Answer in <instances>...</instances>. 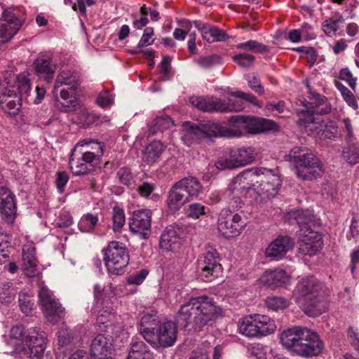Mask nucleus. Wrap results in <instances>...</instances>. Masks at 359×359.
I'll list each match as a JSON object with an SVG mask.
<instances>
[{"instance_id": "a18cd8bd", "label": "nucleus", "mask_w": 359, "mask_h": 359, "mask_svg": "<svg viewBox=\"0 0 359 359\" xmlns=\"http://www.w3.org/2000/svg\"><path fill=\"white\" fill-rule=\"evenodd\" d=\"M97 217L92 214H87L81 217L79 228L82 232L91 231L97 222Z\"/></svg>"}, {"instance_id": "aec40b11", "label": "nucleus", "mask_w": 359, "mask_h": 359, "mask_svg": "<svg viewBox=\"0 0 359 359\" xmlns=\"http://www.w3.org/2000/svg\"><path fill=\"white\" fill-rule=\"evenodd\" d=\"M25 343L28 347V354L31 359H41L46 348V334L43 331L32 330Z\"/></svg>"}, {"instance_id": "3c124183", "label": "nucleus", "mask_w": 359, "mask_h": 359, "mask_svg": "<svg viewBox=\"0 0 359 359\" xmlns=\"http://www.w3.org/2000/svg\"><path fill=\"white\" fill-rule=\"evenodd\" d=\"M18 299L21 311L25 314L28 315L31 312L34 305L33 299L25 293H20Z\"/></svg>"}, {"instance_id": "f704fd0d", "label": "nucleus", "mask_w": 359, "mask_h": 359, "mask_svg": "<svg viewBox=\"0 0 359 359\" xmlns=\"http://www.w3.org/2000/svg\"><path fill=\"white\" fill-rule=\"evenodd\" d=\"M64 86H79V76L76 74L70 71L62 70L57 76L53 89V95L57 98L58 88Z\"/></svg>"}, {"instance_id": "5fc2aeb1", "label": "nucleus", "mask_w": 359, "mask_h": 359, "mask_svg": "<svg viewBox=\"0 0 359 359\" xmlns=\"http://www.w3.org/2000/svg\"><path fill=\"white\" fill-rule=\"evenodd\" d=\"M114 318V316L107 310L99 311L96 318V324L98 327L104 328L108 327L111 325V321Z\"/></svg>"}, {"instance_id": "6ab92c4d", "label": "nucleus", "mask_w": 359, "mask_h": 359, "mask_svg": "<svg viewBox=\"0 0 359 359\" xmlns=\"http://www.w3.org/2000/svg\"><path fill=\"white\" fill-rule=\"evenodd\" d=\"M0 212L2 219L12 224L16 215V203L15 195L4 187H0Z\"/></svg>"}, {"instance_id": "79ce46f5", "label": "nucleus", "mask_w": 359, "mask_h": 359, "mask_svg": "<svg viewBox=\"0 0 359 359\" xmlns=\"http://www.w3.org/2000/svg\"><path fill=\"white\" fill-rule=\"evenodd\" d=\"M173 126V121L171 118L167 115L156 117L149 125V135H154L158 132L170 128Z\"/></svg>"}, {"instance_id": "f3484780", "label": "nucleus", "mask_w": 359, "mask_h": 359, "mask_svg": "<svg viewBox=\"0 0 359 359\" xmlns=\"http://www.w3.org/2000/svg\"><path fill=\"white\" fill-rule=\"evenodd\" d=\"M151 215L152 212L149 209L134 211L129 222L130 231L141 239H147L150 233Z\"/></svg>"}, {"instance_id": "8fccbe9b", "label": "nucleus", "mask_w": 359, "mask_h": 359, "mask_svg": "<svg viewBox=\"0 0 359 359\" xmlns=\"http://www.w3.org/2000/svg\"><path fill=\"white\" fill-rule=\"evenodd\" d=\"M72 339V337L70 335V332L68 328H62L58 332V348L56 352V354L59 353L60 352L64 353L65 351L63 350L64 347L67 345Z\"/></svg>"}, {"instance_id": "cd10ccee", "label": "nucleus", "mask_w": 359, "mask_h": 359, "mask_svg": "<svg viewBox=\"0 0 359 359\" xmlns=\"http://www.w3.org/2000/svg\"><path fill=\"white\" fill-rule=\"evenodd\" d=\"M36 248L33 243H27L22 249V267L25 274L34 277L36 274L37 261L35 256Z\"/></svg>"}, {"instance_id": "423d86ee", "label": "nucleus", "mask_w": 359, "mask_h": 359, "mask_svg": "<svg viewBox=\"0 0 359 359\" xmlns=\"http://www.w3.org/2000/svg\"><path fill=\"white\" fill-rule=\"evenodd\" d=\"M290 222H296L299 225V252L304 255H314V216L311 210H294L288 212Z\"/></svg>"}, {"instance_id": "c85d7f7f", "label": "nucleus", "mask_w": 359, "mask_h": 359, "mask_svg": "<svg viewBox=\"0 0 359 359\" xmlns=\"http://www.w3.org/2000/svg\"><path fill=\"white\" fill-rule=\"evenodd\" d=\"M112 348V338L111 336L98 334L92 341L90 346V354L92 358L103 357L109 355Z\"/></svg>"}, {"instance_id": "ddd939ff", "label": "nucleus", "mask_w": 359, "mask_h": 359, "mask_svg": "<svg viewBox=\"0 0 359 359\" xmlns=\"http://www.w3.org/2000/svg\"><path fill=\"white\" fill-rule=\"evenodd\" d=\"M39 299L44 316L49 323L56 324L64 318L65 308L62 306L46 286H41L39 291Z\"/></svg>"}, {"instance_id": "13d9d810", "label": "nucleus", "mask_w": 359, "mask_h": 359, "mask_svg": "<svg viewBox=\"0 0 359 359\" xmlns=\"http://www.w3.org/2000/svg\"><path fill=\"white\" fill-rule=\"evenodd\" d=\"M154 35V29L151 27H147L142 36L138 44L137 48H143L151 45L154 43V39L152 38Z\"/></svg>"}, {"instance_id": "bb28decb", "label": "nucleus", "mask_w": 359, "mask_h": 359, "mask_svg": "<svg viewBox=\"0 0 359 359\" xmlns=\"http://www.w3.org/2000/svg\"><path fill=\"white\" fill-rule=\"evenodd\" d=\"M189 201H190L189 196L177 182L172 187L168 193L167 205L169 210L175 212Z\"/></svg>"}, {"instance_id": "0e129e2a", "label": "nucleus", "mask_w": 359, "mask_h": 359, "mask_svg": "<svg viewBox=\"0 0 359 359\" xmlns=\"http://www.w3.org/2000/svg\"><path fill=\"white\" fill-rule=\"evenodd\" d=\"M339 79L345 80L349 86L355 90L356 86V78L353 77V75L348 68H345L341 70L339 73Z\"/></svg>"}, {"instance_id": "2eb2a0df", "label": "nucleus", "mask_w": 359, "mask_h": 359, "mask_svg": "<svg viewBox=\"0 0 359 359\" xmlns=\"http://www.w3.org/2000/svg\"><path fill=\"white\" fill-rule=\"evenodd\" d=\"M246 219L229 209L222 210L218 217V231L227 238L238 236L246 226Z\"/></svg>"}, {"instance_id": "f03ea898", "label": "nucleus", "mask_w": 359, "mask_h": 359, "mask_svg": "<svg viewBox=\"0 0 359 359\" xmlns=\"http://www.w3.org/2000/svg\"><path fill=\"white\" fill-rule=\"evenodd\" d=\"M140 332L155 349L172 346L177 338L178 330L172 321L161 323L156 315L144 314L140 321Z\"/></svg>"}, {"instance_id": "39448f33", "label": "nucleus", "mask_w": 359, "mask_h": 359, "mask_svg": "<svg viewBox=\"0 0 359 359\" xmlns=\"http://www.w3.org/2000/svg\"><path fill=\"white\" fill-rule=\"evenodd\" d=\"M257 177L260 178L258 184H253L255 191L264 199H270L274 197L281 185V180L278 175L271 170L265 168H252L241 173L235 179V184L241 182L242 179Z\"/></svg>"}, {"instance_id": "680f3d73", "label": "nucleus", "mask_w": 359, "mask_h": 359, "mask_svg": "<svg viewBox=\"0 0 359 359\" xmlns=\"http://www.w3.org/2000/svg\"><path fill=\"white\" fill-rule=\"evenodd\" d=\"M219 61V57L217 55L203 57L197 60L198 64L203 68H209Z\"/></svg>"}, {"instance_id": "69168bd1", "label": "nucleus", "mask_w": 359, "mask_h": 359, "mask_svg": "<svg viewBox=\"0 0 359 359\" xmlns=\"http://www.w3.org/2000/svg\"><path fill=\"white\" fill-rule=\"evenodd\" d=\"M114 98L112 95L107 91H103L100 93L97 98L98 105L102 107H107L113 103Z\"/></svg>"}, {"instance_id": "a19ab883", "label": "nucleus", "mask_w": 359, "mask_h": 359, "mask_svg": "<svg viewBox=\"0 0 359 359\" xmlns=\"http://www.w3.org/2000/svg\"><path fill=\"white\" fill-rule=\"evenodd\" d=\"M298 126L304 130L309 135H311L313 131L314 123V109L310 107L306 110H302L299 114Z\"/></svg>"}, {"instance_id": "c03bdc74", "label": "nucleus", "mask_w": 359, "mask_h": 359, "mask_svg": "<svg viewBox=\"0 0 359 359\" xmlns=\"http://www.w3.org/2000/svg\"><path fill=\"white\" fill-rule=\"evenodd\" d=\"M236 48L241 50L259 53H263L269 51V48L266 46L255 40H249L245 42L238 43L236 44Z\"/></svg>"}, {"instance_id": "9d476101", "label": "nucleus", "mask_w": 359, "mask_h": 359, "mask_svg": "<svg viewBox=\"0 0 359 359\" xmlns=\"http://www.w3.org/2000/svg\"><path fill=\"white\" fill-rule=\"evenodd\" d=\"M285 161L293 166L297 175L306 179L307 173H312L314 165V154L306 147H294L285 156Z\"/></svg>"}, {"instance_id": "a211bd4d", "label": "nucleus", "mask_w": 359, "mask_h": 359, "mask_svg": "<svg viewBox=\"0 0 359 359\" xmlns=\"http://www.w3.org/2000/svg\"><path fill=\"white\" fill-rule=\"evenodd\" d=\"M182 231L172 226H167L162 232L160 238V247L168 252H177L182 245Z\"/></svg>"}, {"instance_id": "f8f14e48", "label": "nucleus", "mask_w": 359, "mask_h": 359, "mask_svg": "<svg viewBox=\"0 0 359 359\" xmlns=\"http://www.w3.org/2000/svg\"><path fill=\"white\" fill-rule=\"evenodd\" d=\"M230 121L233 123L232 126H235L242 133V129H245L247 133L253 135L279 130L275 121L264 118L235 116L230 118Z\"/></svg>"}, {"instance_id": "de8ad7c7", "label": "nucleus", "mask_w": 359, "mask_h": 359, "mask_svg": "<svg viewBox=\"0 0 359 359\" xmlns=\"http://www.w3.org/2000/svg\"><path fill=\"white\" fill-rule=\"evenodd\" d=\"M336 193V183L331 180L330 177L325 178V180L321 183V195L326 198H332Z\"/></svg>"}, {"instance_id": "72a5a7b5", "label": "nucleus", "mask_w": 359, "mask_h": 359, "mask_svg": "<svg viewBox=\"0 0 359 359\" xmlns=\"http://www.w3.org/2000/svg\"><path fill=\"white\" fill-rule=\"evenodd\" d=\"M253 314L241 318L238 323L239 333L248 338H259V334Z\"/></svg>"}, {"instance_id": "473e14b6", "label": "nucleus", "mask_w": 359, "mask_h": 359, "mask_svg": "<svg viewBox=\"0 0 359 359\" xmlns=\"http://www.w3.org/2000/svg\"><path fill=\"white\" fill-rule=\"evenodd\" d=\"M253 316L260 337L273 334L276 331V325L273 319L266 315L255 313Z\"/></svg>"}, {"instance_id": "ea45409f", "label": "nucleus", "mask_w": 359, "mask_h": 359, "mask_svg": "<svg viewBox=\"0 0 359 359\" xmlns=\"http://www.w3.org/2000/svg\"><path fill=\"white\" fill-rule=\"evenodd\" d=\"M77 87L65 86L62 89L58 88L57 95L66 102L65 110L69 111L79 105V100L76 97Z\"/></svg>"}, {"instance_id": "c756f323", "label": "nucleus", "mask_w": 359, "mask_h": 359, "mask_svg": "<svg viewBox=\"0 0 359 359\" xmlns=\"http://www.w3.org/2000/svg\"><path fill=\"white\" fill-rule=\"evenodd\" d=\"M194 26L201 30L202 37L208 42L224 41L227 39L226 32L209 24H203L200 21H194Z\"/></svg>"}, {"instance_id": "4be33fe9", "label": "nucleus", "mask_w": 359, "mask_h": 359, "mask_svg": "<svg viewBox=\"0 0 359 359\" xmlns=\"http://www.w3.org/2000/svg\"><path fill=\"white\" fill-rule=\"evenodd\" d=\"M294 247L293 240L288 236H278L266 248V257L274 260L281 259Z\"/></svg>"}, {"instance_id": "c9c22d12", "label": "nucleus", "mask_w": 359, "mask_h": 359, "mask_svg": "<svg viewBox=\"0 0 359 359\" xmlns=\"http://www.w3.org/2000/svg\"><path fill=\"white\" fill-rule=\"evenodd\" d=\"M127 359H154V356L144 341H137L131 343Z\"/></svg>"}, {"instance_id": "e433bc0d", "label": "nucleus", "mask_w": 359, "mask_h": 359, "mask_svg": "<svg viewBox=\"0 0 359 359\" xmlns=\"http://www.w3.org/2000/svg\"><path fill=\"white\" fill-rule=\"evenodd\" d=\"M5 89L6 88L4 85H0V107L6 113L11 115H15L21 106L20 100L22 97L20 94H18L14 95L13 100L6 102Z\"/></svg>"}, {"instance_id": "774afa93", "label": "nucleus", "mask_w": 359, "mask_h": 359, "mask_svg": "<svg viewBox=\"0 0 359 359\" xmlns=\"http://www.w3.org/2000/svg\"><path fill=\"white\" fill-rule=\"evenodd\" d=\"M155 189V185L149 182H143L137 187L138 194L144 198H148Z\"/></svg>"}, {"instance_id": "864d4df0", "label": "nucleus", "mask_w": 359, "mask_h": 359, "mask_svg": "<svg viewBox=\"0 0 359 359\" xmlns=\"http://www.w3.org/2000/svg\"><path fill=\"white\" fill-rule=\"evenodd\" d=\"M233 60L239 66L248 68L252 65L255 61V57L250 54L240 53L234 55Z\"/></svg>"}, {"instance_id": "4d7b16f0", "label": "nucleus", "mask_w": 359, "mask_h": 359, "mask_svg": "<svg viewBox=\"0 0 359 359\" xmlns=\"http://www.w3.org/2000/svg\"><path fill=\"white\" fill-rule=\"evenodd\" d=\"M14 290L8 285L0 287V303H9L14 299Z\"/></svg>"}, {"instance_id": "e2e57ef3", "label": "nucleus", "mask_w": 359, "mask_h": 359, "mask_svg": "<svg viewBox=\"0 0 359 359\" xmlns=\"http://www.w3.org/2000/svg\"><path fill=\"white\" fill-rule=\"evenodd\" d=\"M215 166L217 169L223 170L225 169H232L237 168L236 163L233 161V158L231 156L229 158H219L215 163Z\"/></svg>"}, {"instance_id": "a878e982", "label": "nucleus", "mask_w": 359, "mask_h": 359, "mask_svg": "<svg viewBox=\"0 0 359 359\" xmlns=\"http://www.w3.org/2000/svg\"><path fill=\"white\" fill-rule=\"evenodd\" d=\"M165 149L166 146L161 141H152L142 151V162L149 166L154 165L161 160Z\"/></svg>"}, {"instance_id": "393cba45", "label": "nucleus", "mask_w": 359, "mask_h": 359, "mask_svg": "<svg viewBox=\"0 0 359 359\" xmlns=\"http://www.w3.org/2000/svg\"><path fill=\"white\" fill-rule=\"evenodd\" d=\"M36 74L50 83L55 75L56 65L48 55L39 56L34 62Z\"/></svg>"}, {"instance_id": "6e6552de", "label": "nucleus", "mask_w": 359, "mask_h": 359, "mask_svg": "<svg viewBox=\"0 0 359 359\" xmlns=\"http://www.w3.org/2000/svg\"><path fill=\"white\" fill-rule=\"evenodd\" d=\"M129 260L128 250L123 243L111 241L104 250V264L111 275L120 276L124 273Z\"/></svg>"}, {"instance_id": "4468645a", "label": "nucleus", "mask_w": 359, "mask_h": 359, "mask_svg": "<svg viewBox=\"0 0 359 359\" xmlns=\"http://www.w3.org/2000/svg\"><path fill=\"white\" fill-rule=\"evenodd\" d=\"M201 277L205 282H211L222 272L219 257L217 250L211 245L205 247V252L198 260Z\"/></svg>"}, {"instance_id": "49530a36", "label": "nucleus", "mask_w": 359, "mask_h": 359, "mask_svg": "<svg viewBox=\"0 0 359 359\" xmlns=\"http://www.w3.org/2000/svg\"><path fill=\"white\" fill-rule=\"evenodd\" d=\"M331 111V104L327 99L318 93H316V115L327 114Z\"/></svg>"}, {"instance_id": "9b49d317", "label": "nucleus", "mask_w": 359, "mask_h": 359, "mask_svg": "<svg viewBox=\"0 0 359 359\" xmlns=\"http://www.w3.org/2000/svg\"><path fill=\"white\" fill-rule=\"evenodd\" d=\"M28 76L27 72H23L18 76L6 72L0 77V85H4L6 88V102L13 100L14 95L18 94H20L21 97L27 96L31 89Z\"/></svg>"}, {"instance_id": "58836bf2", "label": "nucleus", "mask_w": 359, "mask_h": 359, "mask_svg": "<svg viewBox=\"0 0 359 359\" xmlns=\"http://www.w3.org/2000/svg\"><path fill=\"white\" fill-rule=\"evenodd\" d=\"M186 194L191 200L197 197L202 191V185L198 180L194 177H184L178 182Z\"/></svg>"}, {"instance_id": "bf43d9fd", "label": "nucleus", "mask_w": 359, "mask_h": 359, "mask_svg": "<svg viewBox=\"0 0 359 359\" xmlns=\"http://www.w3.org/2000/svg\"><path fill=\"white\" fill-rule=\"evenodd\" d=\"M119 181L127 187H131L133 182V177L130 171L126 168H123L119 170L117 173Z\"/></svg>"}, {"instance_id": "09e8293b", "label": "nucleus", "mask_w": 359, "mask_h": 359, "mask_svg": "<svg viewBox=\"0 0 359 359\" xmlns=\"http://www.w3.org/2000/svg\"><path fill=\"white\" fill-rule=\"evenodd\" d=\"M112 219L114 231H119L123 227L126 222L124 210L119 207H114L113 208Z\"/></svg>"}, {"instance_id": "5701e85b", "label": "nucleus", "mask_w": 359, "mask_h": 359, "mask_svg": "<svg viewBox=\"0 0 359 359\" xmlns=\"http://www.w3.org/2000/svg\"><path fill=\"white\" fill-rule=\"evenodd\" d=\"M229 95L234 99L228 97L226 101L228 113L242 111L245 107V102L251 103L257 107H262L257 97L251 93L236 90L231 92Z\"/></svg>"}, {"instance_id": "20e7f679", "label": "nucleus", "mask_w": 359, "mask_h": 359, "mask_svg": "<svg viewBox=\"0 0 359 359\" xmlns=\"http://www.w3.org/2000/svg\"><path fill=\"white\" fill-rule=\"evenodd\" d=\"M280 343L291 353L302 357L314 353V332L304 326H293L282 332Z\"/></svg>"}, {"instance_id": "338daca9", "label": "nucleus", "mask_w": 359, "mask_h": 359, "mask_svg": "<svg viewBox=\"0 0 359 359\" xmlns=\"http://www.w3.org/2000/svg\"><path fill=\"white\" fill-rule=\"evenodd\" d=\"M338 22H341L340 20H326L323 23V31L324 32L329 36L335 35L337 33V31L338 29L337 27V23Z\"/></svg>"}, {"instance_id": "052dcab7", "label": "nucleus", "mask_w": 359, "mask_h": 359, "mask_svg": "<svg viewBox=\"0 0 359 359\" xmlns=\"http://www.w3.org/2000/svg\"><path fill=\"white\" fill-rule=\"evenodd\" d=\"M247 80L249 86L252 89L255 93L259 95H263L264 93V87L262 86L260 80L254 75H248L247 76Z\"/></svg>"}, {"instance_id": "b1692460", "label": "nucleus", "mask_w": 359, "mask_h": 359, "mask_svg": "<svg viewBox=\"0 0 359 359\" xmlns=\"http://www.w3.org/2000/svg\"><path fill=\"white\" fill-rule=\"evenodd\" d=\"M262 284L275 290L290 283V276L283 269H276L266 271L259 278Z\"/></svg>"}, {"instance_id": "4c0bfd02", "label": "nucleus", "mask_w": 359, "mask_h": 359, "mask_svg": "<svg viewBox=\"0 0 359 359\" xmlns=\"http://www.w3.org/2000/svg\"><path fill=\"white\" fill-rule=\"evenodd\" d=\"M316 316L325 313L328 308L329 290L323 285L316 282Z\"/></svg>"}, {"instance_id": "6e6d98bb", "label": "nucleus", "mask_w": 359, "mask_h": 359, "mask_svg": "<svg viewBox=\"0 0 359 359\" xmlns=\"http://www.w3.org/2000/svg\"><path fill=\"white\" fill-rule=\"evenodd\" d=\"M148 275L146 269H142L127 277L126 281L129 285H141Z\"/></svg>"}, {"instance_id": "2f4dec72", "label": "nucleus", "mask_w": 359, "mask_h": 359, "mask_svg": "<svg viewBox=\"0 0 359 359\" xmlns=\"http://www.w3.org/2000/svg\"><path fill=\"white\" fill-rule=\"evenodd\" d=\"M256 151L253 147H241L231 151V158L237 168L245 166L255 160Z\"/></svg>"}, {"instance_id": "7ed1b4c3", "label": "nucleus", "mask_w": 359, "mask_h": 359, "mask_svg": "<svg viewBox=\"0 0 359 359\" xmlns=\"http://www.w3.org/2000/svg\"><path fill=\"white\" fill-rule=\"evenodd\" d=\"M103 155L101 142L91 139L79 141L72 150L69 158L70 170L74 175H84L90 172Z\"/></svg>"}, {"instance_id": "1a4fd4ad", "label": "nucleus", "mask_w": 359, "mask_h": 359, "mask_svg": "<svg viewBox=\"0 0 359 359\" xmlns=\"http://www.w3.org/2000/svg\"><path fill=\"white\" fill-rule=\"evenodd\" d=\"M292 299L308 316H314V278L301 279L292 291Z\"/></svg>"}, {"instance_id": "f257e3e1", "label": "nucleus", "mask_w": 359, "mask_h": 359, "mask_svg": "<svg viewBox=\"0 0 359 359\" xmlns=\"http://www.w3.org/2000/svg\"><path fill=\"white\" fill-rule=\"evenodd\" d=\"M222 314V309L217 306L213 298L207 295L191 297L180 306L175 320L181 327L191 325L201 328L212 325Z\"/></svg>"}, {"instance_id": "37998d69", "label": "nucleus", "mask_w": 359, "mask_h": 359, "mask_svg": "<svg viewBox=\"0 0 359 359\" xmlns=\"http://www.w3.org/2000/svg\"><path fill=\"white\" fill-rule=\"evenodd\" d=\"M289 301L283 297L270 296L265 299V305L269 310L277 311L289 306Z\"/></svg>"}, {"instance_id": "412c9836", "label": "nucleus", "mask_w": 359, "mask_h": 359, "mask_svg": "<svg viewBox=\"0 0 359 359\" xmlns=\"http://www.w3.org/2000/svg\"><path fill=\"white\" fill-rule=\"evenodd\" d=\"M191 104L203 111L228 113L226 101L218 97H190Z\"/></svg>"}, {"instance_id": "0eeeda50", "label": "nucleus", "mask_w": 359, "mask_h": 359, "mask_svg": "<svg viewBox=\"0 0 359 359\" xmlns=\"http://www.w3.org/2000/svg\"><path fill=\"white\" fill-rule=\"evenodd\" d=\"M183 129L184 130V139L194 141L212 136H226L229 137H239L242 136L241 130L235 126L231 125L228 128H222L219 124L210 121L200 123L199 124L187 122L184 123Z\"/></svg>"}, {"instance_id": "dca6fc26", "label": "nucleus", "mask_w": 359, "mask_h": 359, "mask_svg": "<svg viewBox=\"0 0 359 359\" xmlns=\"http://www.w3.org/2000/svg\"><path fill=\"white\" fill-rule=\"evenodd\" d=\"M25 18L11 8L4 11L0 19V43L10 41L20 29Z\"/></svg>"}, {"instance_id": "603ef678", "label": "nucleus", "mask_w": 359, "mask_h": 359, "mask_svg": "<svg viewBox=\"0 0 359 359\" xmlns=\"http://www.w3.org/2000/svg\"><path fill=\"white\" fill-rule=\"evenodd\" d=\"M205 206L201 203H194L191 204L186 210V215L188 217L198 219L201 215H205Z\"/></svg>"}, {"instance_id": "7c9ffc66", "label": "nucleus", "mask_w": 359, "mask_h": 359, "mask_svg": "<svg viewBox=\"0 0 359 359\" xmlns=\"http://www.w3.org/2000/svg\"><path fill=\"white\" fill-rule=\"evenodd\" d=\"M316 135L320 140H334L338 136V129L332 121H319L316 118Z\"/></svg>"}]
</instances>
